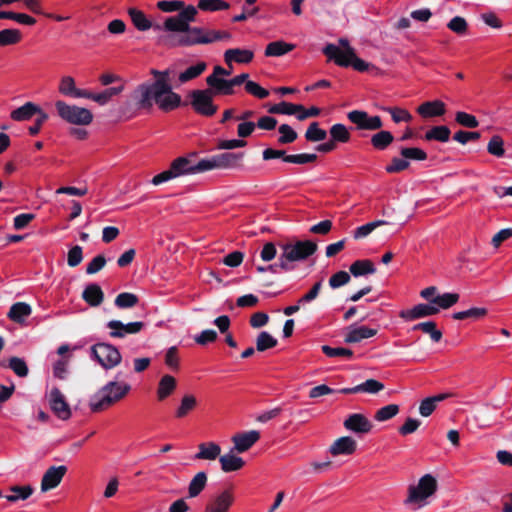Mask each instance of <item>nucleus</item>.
Here are the masks:
<instances>
[{
    "instance_id": "nucleus-1",
    "label": "nucleus",
    "mask_w": 512,
    "mask_h": 512,
    "mask_svg": "<svg viewBox=\"0 0 512 512\" xmlns=\"http://www.w3.org/2000/svg\"><path fill=\"white\" fill-rule=\"evenodd\" d=\"M153 82L138 85L131 94L138 109L151 110L155 102L164 112L172 111L181 105V96L173 91L170 69L163 71L151 69Z\"/></svg>"
},
{
    "instance_id": "nucleus-2",
    "label": "nucleus",
    "mask_w": 512,
    "mask_h": 512,
    "mask_svg": "<svg viewBox=\"0 0 512 512\" xmlns=\"http://www.w3.org/2000/svg\"><path fill=\"white\" fill-rule=\"evenodd\" d=\"M317 248V244L311 240L286 243L282 245V252L278 262L267 267L258 266V273L270 271L277 274L280 271H290L293 267L289 263L308 259L317 251Z\"/></svg>"
},
{
    "instance_id": "nucleus-3",
    "label": "nucleus",
    "mask_w": 512,
    "mask_h": 512,
    "mask_svg": "<svg viewBox=\"0 0 512 512\" xmlns=\"http://www.w3.org/2000/svg\"><path fill=\"white\" fill-rule=\"evenodd\" d=\"M339 45L343 49L335 44L329 43L322 50L323 54L327 56L329 60L334 61L336 65L341 67H353V69L358 72L379 71L373 64L359 58L356 55L355 49L350 46L346 38H340Z\"/></svg>"
},
{
    "instance_id": "nucleus-4",
    "label": "nucleus",
    "mask_w": 512,
    "mask_h": 512,
    "mask_svg": "<svg viewBox=\"0 0 512 512\" xmlns=\"http://www.w3.org/2000/svg\"><path fill=\"white\" fill-rule=\"evenodd\" d=\"M230 37V33L226 31L207 30L188 24V29L183 34L168 36L163 41L170 47H191L211 44Z\"/></svg>"
},
{
    "instance_id": "nucleus-5",
    "label": "nucleus",
    "mask_w": 512,
    "mask_h": 512,
    "mask_svg": "<svg viewBox=\"0 0 512 512\" xmlns=\"http://www.w3.org/2000/svg\"><path fill=\"white\" fill-rule=\"evenodd\" d=\"M121 375L122 372H118L114 380L107 382L93 395L89 403L92 412H101L113 406L130 392L131 385L125 381H120Z\"/></svg>"
},
{
    "instance_id": "nucleus-6",
    "label": "nucleus",
    "mask_w": 512,
    "mask_h": 512,
    "mask_svg": "<svg viewBox=\"0 0 512 512\" xmlns=\"http://www.w3.org/2000/svg\"><path fill=\"white\" fill-rule=\"evenodd\" d=\"M195 157L196 153H191L188 156L177 157L171 162L167 170L155 175L152 178L151 183L153 185H160L178 177L205 172L203 159L196 162Z\"/></svg>"
},
{
    "instance_id": "nucleus-7",
    "label": "nucleus",
    "mask_w": 512,
    "mask_h": 512,
    "mask_svg": "<svg viewBox=\"0 0 512 512\" xmlns=\"http://www.w3.org/2000/svg\"><path fill=\"white\" fill-rule=\"evenodd\" d=\"M55 108L59 117L67 123L86 126L91 124L93 121V114L87 108L69 105L62 100L55 102Z\"/></svg>"
},
{
    "instance_id": "nucleus-8",
    "label": "nucleus",
    "mask_w": 512,
    "mask_h": 512,
    "mask_svg": "<svg viewBox=\"0 0 512 512\" xmlns=\"http://www.w3.org/2000/svg\"><path fill=\"white\" fill-rule=\"evenodd\" d=\"M438 488L436 478L431 474L422 476L417 485H410L408 487V496L405 504H419L424 502L427 498L432 496Z\"/></svg>"
},
{
    "instance_id": "nucleus-9",
    "label": "nucleus",
    "mask_w": 512,
    "mask_h": 512,
    "mask_svg": "<svg viewBox=\"0 0 512 512\" xmlns=\"http://www.w3.org/2000/svg\"><path fill=\"white\" fill-rule=\"evenodd\" d=\"M92 357L104 369H112L119 365L122 360V356L119 350L109 343H97L91 347Z\"/></svg>"
},
{
    "instance_id": "nucleus-10",
    "label": "nucleus",
    "mask_w": 512,
    "mask_h": 512,
    "mask_svg": "<svg viewBox=\"0 0 512 512\" xmlns=\"http://www.w3.org/2000/svg\"><path fill=\"white\" fill-rule=\"evenodd\" d=\"M188 97L190 105L197 114L210 117L217 112L218 107L213 103L212 90H192Z\"/></svg>"
},
{
    "instance_id": "nucleus-11",
    "label": "nucleus",
    "mask_w": 512,
    "mask_h": 512,
    "mask_svg": "<svg viewBox=\"0 0 512 512\" xmlns=\"http://www.w3.org/2000/svg\"><path fill=\"white\" fill-rule=\"evenodd\" d=\"M262 157L264 160L282 159L286 163L304 165L315 162L318 158L316 154L300 153V154H286L285 150H278L267 148L263 151Z\"/></svg>"
},
{
    "instance_id": "nucleus-12",
    "label": "nucleus",
    "mask_w": 512,
    "mask_h": 512,
    "mask_svg": "<svg viewBox=\"0 0 512 512\" xmlns=\"http://www.w3.org/2000/svg\"><path fill=\"white\" fill-rule=\"evenodd\" d=\"M348 120L356 125L359 130L376 131L380 130L383 122L380 116H370L363 110H352L347 113Z\"/></svg>"
},
{
    "instance_id": "nucleus-13",
    "label": "nucleus",
    "mask_w": 512,
    "mask_h": 512,
    "mask_svg": "<svg viewBox=\"0 0 512 512\" xmlns=\"http://www.w3.org/2000/svg\"><path fill=\"white\" fill-rule=\"evenodd\" d=\"M242 153L224 152L213 155L210 158L203 159L205 172L214 169H227L238 165L242 158Z\"/></svg>"
},
{
    "instance_id": "nucleus-14",
    "label": "nucleus",
    "mask_w": 512,
    "mask_h": 512,
    "mask_svg": "<svg viewBox=\"0 0 512 512\" xmlns=\"http://www.w3.org/2000/svg\"><path fill=\"white\" fill-rule=\"evenodd\" d=\"M48 399L51 410L59 419L68 420L71 417L70 406L59 388H52Z\"/></svg>"
},
{
    "instance_id": "nucleus-15",
    "label": "nucleus",
    "mask_w": 512,
    "mask_h": 512,
    "mask_svg": "<svg viewBox=\"0 0 512 512\" xmlns=\"http://www.w3.org/2000/svg\"><path fill=\"white\" fill-rule=\"evenodd\" d=\"M144 326L145 324L141 321L124 324L120 320H110L107 323V327L111 330L109 333L111 338H124L129 334H137Z\"/></svg>"
},
{
    "instance_id": "nucleus-16",
    "label": "nucleus",
    "mask_w": 512,
    "mask_h": 512,
    "mask_svg": "<svg viewBox=\"0 0 512 512\" xmlns=\"http://www.w3.org/2000/svg\"><path fill=\"white\" fill-rule=\"evenodd\" d=\"M66 472L67 467L64 465L49 467L42 477L41 491L46 492L56 488L61 483Z\"/></svg>"
},
{
    "instance_id": "nucleus-17",
    "label": "nucleus",
    "mask_w": 512,
    "mask_h": 512,
    "mask_svg": "<svg viewBox=\"0 0 512 512\" xmlns=\"http://www.w3.org/2000/svg\"><path fill=\"white\" fill-rule=\"evenodd\" d=\"M233 503L232 490L225 489L205 506L204 512H228Z\"/></svg>"
},
{
    "instance_id": "nucleus-18",
    "label": "nucleus",
    "mask_w": 512,
    "mask_h": 512,
    "mask_svg": "<svg viewBox=\"0 0 512 512\" xmlns=\"http://www.w3.org/2000/svg\"><path fill=\"white\" fill-rule=\"evenodd\" d=\"M439 313V308L429 304H418L411 309L402 310L399 316L406 321L432 316Z\"/></svg>"
},
{
    "instance_id": "nucleus-19",
    "label": "nucleus",
    "mask_w": 512,
    "mask_h": 512,
    "mask_svg": "<svg viewBox=\"0 0 512 512\" xmlns=\"http://www.w3.org/2000/svg\"><path fill=\"white\" fill-rule=\"evenodd\" d=\"M344 427L355 433H369L373 427L372 423L363 414L354 413L344 421Z\"/></svg>"
},
{
    "instance_id": "nucleus-20",
    "label": "nucleus",
    "mask_w": 512,
    "mask_h": 512,
    "mask_svg": "<svg viewBox=\"0 0 512 512\" xmlns=\"http://www.w3.org/2000/svg\"><path fill=\"white\" fill-rule=\"evenodd\" d=\"M231 441L234 444L232 451L244 453L256 443V430L236 433L232 436Z\"/></svg>"
},
{
    "instance_id": "nucleus-21",
    "label": "nucleus",
    "mask_w": 512,
    "mask_h": 512,
    "mask_svg": "<svg viewBox=\"0 0 512 512\" xmlns=\"http://www.w3.org/2000/svg\"><path fill=\"white\" fill-rule=\"evenodd\" d=\"M357 449V442L350 436H343L333 442L329 452L333 456L352 455Z\"/></svg>"
},
{
    "instance_id": "nucleus-22",
    "label": "nucleus",
    "mask_w": 512,
    "mask_h": 512,
    "mask_svg": "<svg viewBox=\"0 0 512 512\" xmlns=\"http://www.w3.org/2000/svg\"><path fill=\"white\" fill-rule=\"evenodd\" d=\"M377 334V330L366 326L348 328V332L345 334L344 342L347 344L359 343L364 339L371 338Z\"/></svg>"
},
{
    "instance_id": "nucleus-23",
    "label": "nucleus",
    "mask_w": 512,
    "mask_h": 512,
    "mask_svg": "<svg viewBox=\"0 0 512 512\" xmlns=\"http://www.w3.org/2000/svg\"><path fill=\"white\" fill-rule=\"evenodd\" d=\"M128 15L130 16L135 28L139 31H147L150 28L158 31L162 30V26L160 24H153L141 10L129 8Z\"/></svg>"
},
{
    "instance_id": "nucleus-24",
    "label": "nucleus",
    "mask_w": 512,
    "mask_h": 512,
    "mask_svg": "<svg viewBox=\"0 0 512 512\" xmlns=\"http://www.w3.org/2000/svg\"><path fill=\"white\" fill-rule=\"evenodd\" d=\"M254 58V52L252 50L247 49H228L224 53V60L225 63L232 68V63H240V64H246L253 60Z\"/></svg>"
},
{
    "instance_id": "nucleus-25",
    "label": "nucleus",
    "mask_w": 512,
    "mask_h": 512,
    "mask_svg": "<svg viewBox=\"0 0 512 512\" xmlns=\"http://www.w3.org/2000/svg\"><path fill=\"white\" fill-rule=\"evenodd\" d=\"M384 389V384L375 379H367L365 382L351 388H342L339 390L342 394L369 393L376 394Z\"/></svg>"
},
{
    "instance_id": "nucleus-26",
    "label": "nucleus",
    "mask_w": 512,
    "mask_h": 512,
    "mask_svg": "<svg viewBox=\"0 0 512 512\" xmlns=\"http://www.w3.org/2000/svg\"><path fill=\"white\" fill-rule=\"evenodd\" d=\"M177 387L176 379L169 374H165L161 377L158 382L156 395L158 401H164L166 398L171 396Z\"/></svg>"
},
{
    "instance_id": "nucleus-27",
    "label": "nucleus",
    "mask_w": 512,
    "mask_h": 512,
    "mask_svg": "<svg viewBox=\"0 0 512 512\" xmlns=\"http://www.w3.org/2000/svg\"><path fill=\"white\" fill-rule=\"evenodd\" d=\"M417 112L424 118L442 116L446 112L444 102L440 100L427 101L417 108Z\"/></svg>"
},
{
    "instance_id": "nucleus-28",
    "label": "nucleus",
    "mask_w": 512,
    "mask_h": 512,
    "mask_svg": "<svg viewBox=\"0 0 512 512\" xmlns=\"http://www.w3.org/2000/svg\"><path fill=\"white\" fill-rule=\"evenodd\" d=\"M83 300L92 307H97L104 301V293L96 283H91L82 292Z\"/></svg>"
},
{
    "instance_id": "nucleus-29",
    "label": "nucleus",
    "mask_w": 512,
    "mask_h": 512,
    "mask_svg": "<svg viewBox=\"0 0 512 512\" xmlns=\"http://www.w3.org/2000/svg\"><path fill=\"white\" fill-rule=\"evenodd\" d=\"M199 451L194 458L198 460H215L220 457L221 447L215 442H205L198 445Z\"/></svg>"
},
{
    "instance_id": "nucleus-30",
    "label": "nucleus",
    "mask_w": 512,
    "mask_h": 512,
    "mask_svg": "<svg viewBox=\"0 0 512 512\" xmlns=\"http://www.w3.org/2000/svg\"><path fill=\"white\" fill-rule=\"evenodd\" d=\"M234 451H230V453L222 455L219 457V462L221 464V469L223 472H233L240 470L244 465V460L233 454Z\"/></svg>"
},
{
    "instance_id": "nucleus-31",
    "label": "nucleus",
    "mask_w": 512,
    "mask_h": 512,
    "mask_svg": "<svg viewBox=\"0 0 512 512\" xmlns=\"http://www.w3.org/2000/svg\"><path fill=\"white\" fill-rule=\"evenodd\" d=\"M37 112H40V107L33 102H27L21 107L13 110L10 117L14 121H27L35 116Z\"/></svg>"
},
{
    "instance_id": "nucleus-32",
    "label": "nucleus",
    "mask_w": 512,
    "mask_h": 512,
    "mask_svg": "<svg viewBox=\"0 0 512 512\" xmlns=\"http://www.w3.org/2000/svg\"><path fill=\"white\" fill-rule=\"evenodd\" d=\"M32 313L31 306L25 302L14 303L8 312V318L15 323H23L25 318Z\"/></svg>"
},
{
    "instance_id": "nucleus-33",
    "label": "nucleus",
    "mask_w": 512,
    "mask_h": 512,
    "mask_svg": "<svg viewBox=\"0 0 512 512\" xmlns=\"http://www.w3.org/2000/svg\"><path fill=\"white\" fill-rule=\"evenodd\" d=\"M206 82L211 88L215 89L218 94L231 95L234 92L231 79L226 80L216 77L215 75H209L206 78Z\"/></svg>"
},
{
    "instance_id": "nucleus-34",
    "label": "nucleus",
    "mask_w": 512,
    "mask_h": 512,
    "mask_svg": "<svg viewBox=\"0 0 512 512\" xmlns=\"http://www.w3.org/2000/svg\"><path fill=\"white\" fill-rule=\"evenodd\" d=\"M394 141V136L390 131L380 130L371 136L370 142L373 148L379 151L387 149Z\"/></svg>"
},
{
    "instance_id": "nucleus-35",
    "label": "nucleus",
    "mask_w": 512,
    "mask_h": 512,
    "mask_svg": "<svg viewBox=\"0 0 512 512\" xmlns=\"http://www.w3.org/2000/svg\"><path fill=\"white\" fill-rule=\"evenodd\" d=\"M349 271L354 277H360L368 274H374L376 272V268L371 260L364 259L354 261L350 265Z\"/></svg>"
},
{
    "instance_id": "nucleus-36",
    "label": "nucleus",
    "mask_w": 512,
    "mask_h": 512,
    "mask_svg": "<svg viewBox=\"0 0 512 512\" xmlns=\"http://www.w3.org/2000/svg\"><path fill=\"white\" fill-rule=\"evenodd\" d=\"M451 131L448 126L439 125L433 126L429 129L425 135L424 139L426 141H439V142H448L450 139Z\"/></svg>"
},
{
    "instance_id": "nucleus-37",
    "label": "nucleus",
    "mask_w": 512,
    "mask_h": 512,
    "mask_svg": "<svg viewBox=\"0 0 512 512\" xmlns=\"http://www.w3.org/2000/svg\"><path fill=\"white\" fill-rule=\"evenodd\" d=\"M197 399L192 394H186L182 397L179 407L175 411L176 418H184L190 412H192L197 407Z\"/></svg>"
},
{
    "instance_id": "nucleus-38",
    "label": "nucleus",
    "mask_w": 512,
    "mask_h": 512,
    "mask_svg": "<svg viewBox=\"0 0 512 512\" xmlns=\"http://www.w3.org/2000/svg\"><path fill=\"white\" fill-rule=\"evenodd\" d=\"M294 47L295 46L293 44H289L284 41L270 42L265 49V56L279 57L292 51Z\"/></svg>"
},
{
    "instance_id": "nucleus-39",
    "label": "nucleus",
    "mask_w": 512,
    "mask_h": 512,
    "mask_svg": "<svg viewBox=\"0 0 512 512\" xmlns=\"http://www.w3.org/2000/svg\"><path fill=\"white\" fill-rule=\"evenodd\" d=\"M207 474L203 471L198 472L190 481L188 486V496L190 498L197 497L206 487Z\"/></svg>"
},
{
    "instance_id": "nucleus-40",
    "label": "nucleus",
    "mask_w": 512,
    "mask_h": 512,
    "mask_svg": "<svg viewBox=\"0 0 512 512\" xmlns=\"http://www.w3.org/2000/svg\"><path fill=\"white\" fill-rule=\"evenodd\" d=\"M11 494L9 495H6L5 498L9 501V502H17L19 500H26L28 499L34 489L31 485H24V486H19V485H15V486H11L9 488Z\"/></svg>"
},
{
    "instance_id": "nucleus-41",
    "label": "nucleus",
    "mask_w": 512,
    "mask_h": 512,
    "mask_svg": "<svg viewBox=\"0 0 512 512\" xmlns=\"http://www.w3.org/2000/svg\"><path fill=\"white\" fill-rule=\"evenodd\" d=\"M207 68V64L203 61L198 62L195 65L188 67L185 71L181 72L178 76V80L181 84L186 83L199 77Z\"/></svg>"
},
{
    "instance_id": "nucleus-42",
    "label": "nucleus",
    "mask_w": 512,
    "mask_h": 512,
    "mask_svg": "<svg viewBox=\"0 0 512 512\" xmlns=\"http://www.w3.org/2000/svg\"><path fill=\"white\" fill-rule=\"evenodd\" d=\"M488 313V310L484 307H472L465 311L455 312L452 317L455 320L471 319L477 321L484 318Z\"/></svg>"
},
{
    "instance_id": "nucleus-43",
    "label": "nucleus",
    "mask_w": 512,
    "mask_h": 512,
    "mask_svg": "<svg viewBox=\"0 0 512 512\" xmlns=\"http://www.w3.org/2000/svg\"><path fill=\"white\" fill-rule=\"evenodd\" d=\"M447 398L446 394H439L432 397L425 398L419 406V413L423 417L430 416L436 409L437 403Z\"/></svg>"
},
{
    "instance_id": "nucleus-44",
    "label": "nucleus",
    "mask_w": 512,
    "mask_h": 512,
    "mask_svg": "<svg viewBox=\"0 0 512 512\" xmlns=\"http://www.w3.org/2000/svg\"><path fill=\"white\" fill-rule=\"evenodd\" d=\"M330 138L336 143H347L351 139V134L344 124L337 123L330 127Z\"/></svg>"
},
{
    "instance_id": "nucleus-45",
    "label": "nucleus",
    "mask_w": 512,
    "mask_h": 512,
    "mask_svg": "<svg viewBox=\"0 0 512 512\" xmlns=\"http://www.w3.org/2000/svg\"><path fill=\"white\" fill-rule=\"evenodd\" d=\"M161 26L165 31L176 32L179 34H183L184 31L188 29V24L184 22L178 14L168 17Z\"/></svg>"
},
{
    "instance_id": "nucleus-46",
    "label": "nucleus",
    "mask_w": 512,
    "mask_h": 512,
    "mask_svg": "<svg viewBox=\"0 0 512 512\" xmlns=\"http://www.w3.org/2000/svg\"><path fill=\"white\" fill-rule=\"evenodd\" d=\"M412 330H420L423 333L429 334L434 342H439L442 339V332L436 328L434 321L421 322L412 327Z\"/></svg>"
},
{
    "instance_id": "nucleus-47",
    "label": "nucleus",
    "mask_w": 512,
    "mask_h": 512,
    "mask_svg": "<svg viewBox=\"0 0 512 512\" xmlns=\"http://www.w3.org/2000/svg\"><path fill=\"white\" fill-rule=\"evenodd\" d=\"M459 294L444 293L431 299V304L437 305V308L449 309L459 301Z\"/></svg>"
},
{
    "instance_id": "nucleus-48",
    "label": "nucleus",
    "mask_w": 512,
    "mask_h": 512,
    "mask_svg": "<svg viewBox=\"0 0 512 512\" xmlns=\"http://www.w3.org/2000/svg\"><path fill=\"white\" fill-rule=\"evenodd\" d=\"M10 19L20 24L32 26L36 23V19L24 13H16L13 11H0V20Z\"/></svg>"
},
{
    "instance_id": "nucleus-49",
    "label": "nucleus",
    "mask_w": 512,
    "mask_h": 512,
    "mask_svg": "<svg viewBox=\"0 0 512 512\" xmlns=\"http://www.w3.org/2000/svg\"><path fill=\"white\" fill-rule=\"evenodd\" d=\"M139 298L137 295L130 292H122L115 298L114 304L120 309H128L137 305Z\"/></svg>"
},
{
    "instance_id": "nucleus-50",
    "label": "nucleus",
    "mask_w": 512,
    "mask_h": 512,
    "mask_svg": "<svg viewBox=\"0 0 512 512\" xmlns=\"http://www.w3.org/2000/svg\"><path fill=\"white\" fill-rule=\"evenodd\" d=\"M327 138L326 130L320 128L318 122H312L305 132V139L309 142H320Z\"/></svg>"
},
{
    "instance_id": "nucleus-51",
    "label": "nucleus",
    "mask_w": 512,
    "mask_h": 512,
    "mask_svg": "<svg viewBox=\"0 0 512 512\" xmlns=\"http://www.w3.org/2000/svg\"><path fill=\"white\" fill-rule=\"evenodd\" d=\"M388 224L385 220H375L357 227L353 232L354 239H362L372 233L376 228Z\"/></svg>"
},
{
    "instance_id": "nucleus-52",
    "label": "nucleus",
    "mask_w": 512,
    "mask_h": 512,
    "mask_svg": "<svg viewBox=\"0 0 512 512\" xmlns=\"http://www.w3.org/2000/svg\"><path fill=\"white\" fill-rule=\"evenodd\" d=\"M22 34L17 29H3L0 31V46H9L21 41Z\"/></svg>"
},
{
    "instance_id": "nucleus-53",
    "label": "nucleus",
    "mask_w": 512,
    "mask_h": 512,
    "mask_svg": "<svg viewBox=\"0 0 512 512\" xmlns=\"http://www.w3.org/2000/svg\"><path fill=\"white\" fill-rule=\"evenodd\" d=\"M278 131L280 133V136L277 142L280 145L293 143L298 137L297 132L288 124L280 125Z\"/></svg>"
},
{
    "instance_id": "nucleus-54",
    "label": "nucleus",
    "mask_w": 512,
    "mask_h": 512,
    "mask_svg": "<svg viewBox=\"0 0 512 512\" xmlns=\"http://www.w3.org/2000/svg\"><path fill=\"white\" fill-rule=\"evenodd\" d=\"M400 155L407 161H424L428 157L427 153L423 149L418 147H402L400 149Z\"/></svg>"
},
{
    "instance_id": "nucleus-55",
    "label": "nucleus",
    "mask_w": 512,
    "mask_h": 512,
    "mask_svg": "<svg viewBox=\"0 0 512 512\" xmlns=\"http://www.w3.org/2000/svg\"><path fill=\"white\" fill-rule=\"evenodd\" d=\"M197 7L203 11H219L226 10L230 7L229 3L224 0H199Z\"/></svg>"
},
{
    "instance_id": "nucleus-56",
    "label": "nucleus",
    "mask_w": 512,
    "mask_h": 512,
    "mask_svg": "<svg viewBox=\"0 0 512 512\" xmlns=\"http://www.w3.org/2000/svg\"><path fill=\"white\" fill-rule=\"evenodd\" d=\"M398 413L399 406L397 404H389L377 410L374 419L378 422H384L395 417Z\"/></svg>"
},
{
    "instance_id": "nucleus-57",
    "label": "nucleus",
    "mask_w": 512,
    "mask_h": 512,
    "mask_svg": "<svg viewBox=\"0 0 512 512\" xmlns=\"http://www.w3.org/2000/svg\"><path fill=\"white\" fill-rule=\"evenodd\" d=\"M123 89V86L107 88L101 93H95L93 101L97 102L99 105H105L112 99V97L120 94L123 91Z\"/></svg>"
},
{
    "instance_id": "nucleus-58",
    "label": "nucleus",
    "mask_w": 512,
    "mask_h": 512,
    "mask_svg": "<svg viewBox=\"0 0 512 512\" xmlns=\"http://www.w3.org/2000/svg\"><path fill=\"white\" fill-rule=\"evenodd\" d=\"M489 154L496 157H503L505 154L504 141L501 136L493 135L487 145Z\"/></svg>"
},
{
    "instance_id": "nucleus-59",
    "label": "nucleus",
    "mask_w": 512,
    "mask_h": 512,
    "mask_svg": "<svg viewBox=\"0 0 512 512\" xmlns=\"http://www.w3.org/2000/svg\"><path fill=\"white\" fill-rule=\"evenodd\" d=\"M320 113H321V109L316 106H312L309 109H306L301 104H295L294 115H296V118L299 121H304L310 117H317L320 115Z\"/></svg>"
},
{
    "instance_id": "nucleus-60",
    "label": "nucleus",
    "mask_w": 512,
    "mask_h": 512,
    "mask_svg": "<svg viewBox=\"0 0 512 512\" xmlns=\"http://www.w3.org/2000/svg\"><path fill=\"white\" fill-rule=\"evenodd\" d=\"M8 367L18 376L26 377L29 373L28 366L24 359L13 356L9 359Z\"/></svg>"
},
{
    "instance_id": "nucleus-61",
    "label": "nucleus",
    "mask_w": 512,
    "mask_h": 512,
    "mask_svg": "<svg viewBox=\"0 0 512 512\" xmlns=\"http://www.w3.org/2000/svg\"><path fill=\"white\" fill-rule=\"evenodd\" d=\"M265 107L267 108V111L271 114L294 115L295 104L282 101L278 104L265 105Z\"/></svg>"
},
{
    "instance_id": "nucleus-62",
    "label": "nucleus",
    "mask_w": 512,
    "mask_h": 512,
    "mask_svg": "<svg viewBox=\"0 0 512 512\" xmlns=\"http://www.w3.org/2000/svg\"><path fill=\"white\" fill-rule=\"evenodd\" d=\"M278 341L267 331L258 333V352H263L277 345Z\"/></svg>"
},
{
    "instance_id": "nucleus-63",
    "label": "nucleus",
    "mask_w": 512,
    "mask_h": 512,
    "mask_svg": "<svg viewBox=\"0 0 512 512\" xmlns=\"http://www.w3.org/2000/svg\"><path fill=\"white\" fill-rule=\"evenodd\" d=\"M455 121L466 128H476L479 126L477 118L469 113L458 111L455 115Z\"/></svg>"
},
{
    "instance_id": "nucleus-64",
    "label": "nucleus",
    "mask_w": 512,
    "mask_h": 512,
    "mask_svg": "<svg viewBox=\"0 0 512 512\" xmlns=\"http://www.w3.org/2000/svg\"><path fill=\"white\" fill-rule=\"evenodd\" d=\"M58 90L64 96L73 97L76 91L74 78L71 76L62 77L59 83Z\"/></svg>"
}]
</instances>
